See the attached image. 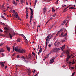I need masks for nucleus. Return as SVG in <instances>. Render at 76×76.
Returning a JSON list of instances; mask_svg holds the SVG:
<instances>
[{"mask_svg": "<svg viewBox=\"0 0 76 76\" xmlns=\"http://www.w3.org/2000/svg\"><path fill=\"white\" fill-rule=\"evenodd\" d=\"M35 25H35L34 24L33 25V29H34V27H35Z\"/></svg>", "mask_w": 76, "mask_h": 76, "instance_id": "nucleus-49", "label": "nucleus"}, {"mask_svg": "<svg viewBox=\"0 0 76 76\" xmlns=\"http://www.w3.org/2000/svg\"><path fill=\"white\" fill-rule=\"evenodd\" d=\"M43 13H44V14L46 12V11H47V8L46 7H45L44 8L43 10Z\"/></svg>", "mask_w": 76, "mask_h": 76, "instance_id": "nucleus-11", "label": "nucleus"}, {"mask_svg": "<svg viewBox=\"0 0 76 76\" xmlns=\"http://www.w3.org/2000/svg\"><path fill=\"white\" fill-rule=\"evenodd\" d=\"M12 16H13V17H14V18H15V15H14V14H12Z\"/></svg>", "mask_w": 76, "mask_h": 76, "instance_id": "nucleus-57", "label": "nucleus"}, {"mask_svg": "<svg viewBox=\"0 0 76 76\" xmlns=\"http://www.w3.org/2000/svg\"><path fill=\"white\" fill-rule=\"evenodd\" d=\"M17 42H20V39H18L17 40Z\"/></svg>", "mask_w": 76, "mask_h": 76, "instance_id": "nucleus-28", "label": "nucleus"}, {"mask_svg": "<svg viewBox=\"0 0 76 76\" xmlns=\"http://www.w3.org/2000/svg\"><path fill=\"white\" fill-rule=\"evenodd\" d=\"M54 35V34H53L50 37V39H51V38H52V37H53V35Z\"/></svg>", "mask_w": 76, "mask_h": 76, "instance_id": "nucleus-37", "label": "nucleus"}, {"mask_svg": "<svg viewBox=\"0 0 76 76\" xmlns=\"http://www.w3.org/2000/svg\"><path fill=\"white\" fill-rule=\"evenodd\" d=\"M7 50L9 52L10 51V48L9 47H7Z\"/></svg>", "mask_w": 76, "mask_h": 76, "instance_id": "nucleus-19", "label": "nucleus"}, {"mask_svg": "<svg viewBox=\"0 0 76 76\" xmlns=\"http://www.w3.org/2000/svg\"><path fill=\"white\" fill-rule=\"evenodd\" d=\"M38 27L39 28L40 27V25L39 24L37 26V28H38Z\"/></svg>", "mask_w": 76, "mask_h": 76, "instance_id": "nucleus-46", "label": "nucleus"}, {"mask_svg": "<svg viewBox=\"0 0 76 76\" xmlns=\"http://www.w3.org/2000/svg\"><path fill=\"white\" fill-rule=\"evenodd\" d=\"M66 55H67V59L66 60V62L68 61V60L70 57H71L72 56V54L71 55V56H70V53L69 52V51L67 50L66 52Z\"/></svg>", "mask_w": 76, "mask_h": 76, "instance_id": "nucleus-2", "label": "nucleus"}, {"mask_svg": "<svg viewBox=\"0 0 76 76\" xmlns=\"http://www.w3.org/2000/svg\"><path fill=\"white\" fill-rule=\"evenodd\" d=\"M19 0H16V1H18L19 2Z\"/></svg>", "mask_w": 76, "mask_h": 76, "instance_id": "nucleus-64", "label": "nucleus"}, {"mask_svg": "<svg viewBox=\"0 0 76 76\" xmlns=\"http://www.w3.org/2000/svg\"><path fill=\"white\" fill-rule=\"evenodd\" d=\"M15 34H16V33H15V32H13L11 34L13 36V35H15Z\"/></svg>", "mask_w": 76, "mask_h": 76, "instance_id": "nucleus-31", "label": "nucleus"}, {"mask_svg": "<svg viewBox=\"0 0 76 76\" xmlns=\"http://www.w3.org/2000/svg\"><path fill=\"white\" fill-rule=\"evenodd\" d=\"M49 48H50V47H51V45H50V44H49Z\"/></svg>", "mask_w": 76, "mask_h": 76, "instance_id": "nucleus-62", "label": "nucleus"}, {"mask_svg": "<svg viewBox=\"0 0 76 76\" xmlns=\"http://www.w3.org/2000/svg\"><path fill=\"white\" fill-rule=\"evenodd\" d=\"M66 9H67V8H65L64 9V12H66V11H65V10H66Z\"/></svg>", "mask_w": 76, "mask_h": 76, "instance_id": "nucleus-52", "label": "nucleus"}, {"mask_svg": "<svg viewBox=\"0 0 76 76\" xmlns=\"http://www.w3.org/2000/svg\"><path fill=\"white\" fill-rule=\"evenodd\" d=\"M36 23H37V22H34V25H36Z\"/></svg>", "mask_w": 76, "mask_h": 76, "instance_id": "nucleus-50", "label": "nucleus"}, {"mask_svg": "<svg viewBox=\"0 0 76 76\" xmlns=\"http://www.w3.org/2000/svg\"><path fill=\"white\" fill-rule=\"evenodd\" d=\"M37 54H38V48L37 49Z\"/></svg>", "mask_w": 76, "mask_h": 76, "instance_id": "nucleus-60", "label": "nucleus"}, {"mask_svg": "<svg viewBox=\"0 0 76 76\" xmlns=\"http://www.w3.org/2000/svg\"><path fill=\"white\" fill-rule=\"evenodd\" d=\"M3 44H4V43L0 44V46H2V45H3Z\"/></svg>", "mask_w": 76, "mask_h": 76, "instance_id": "nucleus-43", "label": "nucleus"}, {"mask_svg": "<svg viewBox=\"0 0 76 76\" xmlns=\"http://www.w3.org/2000/svg\"><path fill=\"white\" fill-rule=\"evenodd\" d=\"M75 62H73V63H72V64H75Z\"/></svg>", "mask_w": 76, "mask_h": 76, "instance_id": "nucleus-59", "label": "nucleus"}, {"mask_svg": "<svg viewBox=\"0 0 76 76\" xmlns=\"http://www.w3.org/2000/svg\"><path fill=\"white\" fill-rule=\"evenodd\" d=\"M62 67H65V66L64 65H63V66H62Z\"/></svg>", "mask_w": 76, "mask_h": 76, "instance_id": "nucleus-58", "label": "nucleus"}, {"mask_svg": "<svg viewBox=\"0 0 76 76\" xmlns=\"http://www.w3.org/2000/svg\"><path fill=\"white\" fill-rule=\"evenodd\" d=\"M27 70H28V75H30V74L31 73V70L29 69H27Z\"/></svg>", "mask_w": 76, "mask_h": 76, "instance_id": "nucleus-12", "label": "nucleus"}, {"mask_svg": "<svg viewBox=\"0 0 76 76\" xmlns=\"http://www.w3.org/2000/svg\"><path fill=\"white\" fill-rule=\"evenodd\" d=\"M0 32H3V30L1 29H0Z\"/></svg>", "mask_w": 76, "mask_h": 76, "instance_id": "nucleus-53", "label": "nucleus"}, {"mask_svg": "<svg viewBox=\"0 0 76 76\" xmlns=\"http://www.w3.org/2000/svg\"><path fill=\"white\" fill-rule=\"evenodd\" d=\"M55 3H56V4H58V1H56Z\"/></svg>", "mask_w": 76, "mask_h": 76, "instance_id": "nucleus-39", "label": "nucleus"}, {"mask_svg": "<svg viewBox=\"0 0 76 76\" xmlns=\"http://www.w3.org/2000/svg\"><path fill=\"white\" fill-rule=\"evenodd\" d=\"M4 29H5V30H6V31H8L9 30V29L7 28V27H5L4 28Z\"/></svg>", "mask_w": 76, "mask_h": 76, "instance_id": "nucleus-27", "label": "nucleus"}, {"mask_svg": "<svg viewBox=\"0 0 76 76\" xmlns=\"http://www.w3.org/2000/svg\"><path fill=\"white\" fill-rule=\"evenodd\" d=\"M17 18H18V19L20 20H21V19H20V18L19 17V16H18V17H17Z\"/></svg>", "mask_w": 76, "mask_h": 76, "instance_id": "nucleus-35", "label": "nucleus"}, {"mask_svg": "<svg viewBox=\"0 0 76 76\" xmlns=\"http://www.w3.org/2000/svg\"><path fill=\"white\" fill-rule=\"evenodd\" d=\"M55 59V58L54 57H53L50 61V63H54Z\"/></svg>", "mask_w": 76, "mask_h": 76, "instance_id": "nucleus-7", "label": "nucleus"}, {"mask_svg": "<svg viewBox=\"0 0 76 76\" xmlns=\"http://www.w3.org/2000/svg\"><path fill=\"white\" fill-rule=\"evenodd\" d=\"M28 12H26V19H27V18H28Z\"/></svg>", "mask_w": 76, "mask_h": 76, "instance_id": "nucleus-23", "label": "nucleus"}, {"mask_svg": "<svg viewBox=\"0 0 76 76\" xmlns=\"http://www.w3.org/2000/svg\"><path fill=\"white\" fill-rule=\"evenodd\" d=\"M9 35L10 39H12V35L10 34Z\"/></svg>", "mask_w": 76, "mask_h": 76, "instance_id": "nucleus-30", "label": "nucleus"}, {"mask_svg": "<svg viewBox=\"0 0 76 76\" xmlns=\"http://www.w3.org/2000/svg\"><path fill=\"white\" fill-rule=\"evenodd\" d=\"M65 1H68L67 0H64V2L65 3Z\"/></svg>", "mask_w": 76, "mask_h": 76, "instance_id": "nucleus-48", "label": "nucleus"}, {"mask_svg": "<svg viewBox=\"0 0 76 76\" xmlns=\"http://www.w3.org/2000/svg\"><path fill=\"white\" fill-rule=\"evenodd\" d=\"M66 20H64L62 23V25H63L66 23Z\"/></svg>", "mask_w": 76, "mask_h": 76, "instance_id": "nucleus-24", "label": "nucleus"}, {"mask_svg": "<svg viewBox=\"0 0 76 76\" xmlns=\"http://www.w3.org/2000/svg\"><path fill=\"white\" fill-rule=\"evenodd\" d=\"M58 40H57L54 43V45L55 47H57V46H59V45L60 44V42H58L57 41Z\"/></svg>", "mask_w": 76, "mask_h": 76, "instance_id": "nucleus-6", "label": "nucleus"}, {"mask_svg": "<svg viewBox=\"0 0 76 76\" xmlns=\"http://www.w3.org/2000/svg\"><path fill=\"white\" fill-rule=\"evenodd\" d=\"M13 51H15V47L14 46H13Z\"/></svg>", "mask_w": 76, "mask_h": 76, "instance_id": "nucleus-44", "label": "nucleus"}, {"mask_svg": "<svg viewBox=\"0 0 76 76\" xmlns=\"http://www.w3.org/2000/svg\"><path fill=\"white\" fill-rule=\"evenodd\" d=\"M15 51L16 52H19L21 53H25V51H26V50H25L21 49L20 48L19 46L16 47L15 48Z\"/></svg>", "mask_w": 76, "mask_h": 76, "instance_id": "nucleus-1", "label": "nucleus"}, {"mask_svg": "<svg viewBox=\"0 0 76 76\" xmlns=\"http://www.w3.org/2000/svg\"><path fill=\"white\" fill-rule=\"evenodd\" d=\"M42 48H41V47L40 46V50L38 53L39 56V54H40V53H41L42 52Z\"/></svg>", "mask_w": 76, "mask_h": 76, "instance_id": "nucleus-10", "label": "nucleus"}, {"mask_svg": "<svg viewBox=\"0 0 76 76\" xmlns=\"http://www.w3.org/2000/svg\"><path fill=\"white\" fill-rule=\"evenodd\" d=\"M4 51V50L3 49H1V50H0V53H3Z\"/></svg>", "mask_w": 76, "mask_h": 76, "instance_id": "nucleus-20", "label": "nucleus"}, {"mask_svg": "<svg viewBox=\"0 0 76 76\" xmlns=\"http://www.w3.org/2000/svg\"><path fill=\"white\" fill-rule=\"evenodd\" d=\"M30 9L31 12L30 18V22H31V20H32V18H33V16L32 15H33V10L31 8H30Z\"/></svg>", "mask_w": 76, "mask_h": 76, "instance_id": "nucleus-3", "label": "nucleus"}, {"mask_svg": "<svg viewBox=\"0 0 76 76\" xmlns=\"http://www.w3.org/2000/svg\"><path fill=\"white\" fill-rule=\"evenodd\" d=\"M26 12H28V8L27 7H26Z\"/></svg>", "mask_w": 76, "mask_h": 76, "instance_id": "nucleus-36", "label": "nucleus"}, {"mask_svg": "<svg viewBox=\"0 0 76 76\" xmlns=\"http://www.w3.org/2000/svg\"><path fill=\"white\" fill-rule=\"evenodd\" d=\"M17 58H19V55H17Z\"/></svg>", "mask_w": 76, "mask_h": 76, "instance_id": "nucleus-56", "label": "nucleus"}, {"mask_svg": "<svg viewBox=\"0 0 76 76\" xmlns=\"http://www.w3.org/2000/svg\"><path fill=\"white\" fill-rule=\"evenodd\" d=\"M61 48H56L57 53H58V52L59 51V50H62Z\"/></svg>", "mask_w": 76, "mask_h": 76, "instance_id": "nucleus-16", "label": "nucleus"}, {"mask_svg": "<svg viewBox=\"0 0 76 76\" xmlns=\"http://www.w3.org/2000/svg\"><path fill=\"white\" fill-rule=\"evenodd\" d=\"M74 75H75V72H74L72 74V75L71 76H74Z\"/></svg>", "mask_w": 76, "mask_h": 76, "instance_id": "nucleus-47", "label": "nucleus"}, {"mask_svg": "<svg viewBox=\"0 0 76 76\" xmlns=\"http://www.w3.org/2000/svg\"><path fill=\"white\" fill-rule=\"evenodd\" d=\"M4 63H5V62H0V64H1V66L2 67H3L4 66Z\"/></svg>", "mask_w": 76, "mask_h": 76, "instance_id": "nucleus-9", "label": "nucleus"}, {"mask_svg": "<svg viewBox=\"0 0 76 76\" xmlns=\"http://www.w3.org/2000/svg\"><path fill=\"white\" fill-rule=\"evenodd\" d=\"M70 9H75V8H74V7H71L69 8Z\"/></svg>", "mask_w": 76, "mask_h": 76, "instance_id": "nucleus-41", "label": "nucleus"}, {"mask_svg": "<svg viewBox=\"0 0 76 76\" xmlns=\"http://www.w3.org/2000/svg\"><path fill=\"white\" fill-rule=\"evenodd\" d=\"M26 5H28V1H27V0H26Z\"/></svg>", "mask_w": 76, "mask_h": 76, "instance_id": "nucleus-42", "label": "nucleus"}, {"mask_svg": "<svg viewBox=\"0 0 76 76\" xmlns=\"http://www.w3.org/2000/svg\"><path fill=\"white\" fill-rule=\"evenodd\" d=\"M61 49L63 50V49H64V48H65V45H63L62 46V47H61Z\"/></svg>", "mask_w": 76, "mask_h": 76, "instance_id": "nucleus-25", "label": "nucleus"}, {"mask_svg": "<svg viewBox=\"0 0 76 76\" xmlns=\"http://www.w3.org/2000/svg\"><path fill=\"white\" fill-rule=\"evenodd\" d=\"M26 56L27 59H28V60L31 59V56L30 55H29L28 56L26 55Z\"/></svg>", "mask_w": 76, "mask_h": 76, "instance_id": "nucleus-8", "label": "nucleus"}, {"mask_svg": "<svg viewBox=\"0 0 76 76\" xmlns=\"http://www.w3.org/2000/svg\"><path fill=\"white\" fill-rule=\"evenodd\" d=\"M68 22H69V21H67L66 24H67V23H68Z\"/></svg>", "mask_w": 76, "mask_h": 76, "instance_id": "nucleus-63", "label": "nucleus"}, {"mask_svg": "<svg viewBox=\"0 0 76 76\" xmlns=\"http://www.w3.org/2000/svg\"><path fill=\"white\" fill-rule=\"evenodd\" d=\"M12 3H13V4H15V6H16V5H17V3H15V1H14L12 2Z\"/></svg>", "mask_w": 76, "mask_h": 76, "instance_id": "nucleus-22", "label": "nucleus"}, {"mask_svg": "<svg viewBox=\"0 0 76 76\" xmlns=\"http://www.w3.org/2000/svg\"><path fill=\"white\" fill-rule=\"evenodd\" d=\"M13 15H14L15 18H18V14L17 12H16L15 10H13Z\"/></svg>", "mask_w": 76, "mask_h": 76, "instance_id": "nucleus-4", "label": "nucleus"}, {"mask_svg": "<svg viewBox=\"0 0 76 76\" xmlns=\"http://www.w3.org/2000/svg\"><path fill=\"white\" fill-rule=\"evenodd\" d=\"M37 0H36L35 1L34 6H35V5H36V4L37 3Z\"/></svg>", "mask_w": 76, "mask_h": 76, "instance_id": "nucleus-38", "label": "nucleus"}, {"mask_svg": "<svg viewBox=\"0 0 76 76\" xmlns=\"http://www.w3.org/2000/svg\"><path fill=\"white\" fill-rule=\"evenodd\" d=\"M47 39L46 40V47L45 49H46V47H47V45L48 44V38H50V36H47Z\"/></svg>", "mask_w": 76, "mask_h": 76, "instance_id": "nucleus-5", "label": "nucleus"}, {"mask_svg": "<svg viewBox=\"0 0 76 76\" xmlns=\"http://www.w3.org/2000/svg\"><path fill=\"white\" fill-rule=\"evenodd\" d=\"M65 53V51H63L62 53L60 55V57H63L64 56V53Z\"/></svg>", "mask_w": 76, "mask_h": 76, "instance_id": "nucleus-14", "label": "nucleus"}, {"mask_svg": "<svg viewBox=\"0 0 76 76\" xmlns=\"http://www.w3.org/2000/svg\"><path fill=\"white\" fill-rule=\"evenodd\" d=\"M21 58H23L24 59V60H25V57L24 56H22L21 57Z\"/></svg>", "mask_w": 76, "mask_h": 76, "instance_id": "nucleus-29", "label": "nucleus"}, {"mask_svg": "<svg viewBox=\"0 0 76 76\" xmlns=\"http://www.w3.org/2000/svg\"><path fill=\"white\" fill-rule=\"evenodd\" d=\"M65 40H62V42H65Z\"/></svg>", "mask_w": 76, "mask_h": 76, "instance_id": "nucleus-61", "label": "nucleus"}, {"mask_svg": "<svg viewBox=\"0 0 76 76\" xmlns=\"http://www.w3.org/2000/svg\"><path fill=\"white\" fill-rule=\"evenodd\" d=\"M52 11L53 12H54L55 11V10H54V8H52Z\"/></svg>", "mask_w": 76, "mask_h": 76, "instance_id": "nucleus-34", "label": "nucleus"}, {"mask_svg": "<svg viewBox=\"0 0 76 76\" xmlns=\"http://www.w3.org/2000/svg\"><path fill=\"white\" fill-rule=\"evenodd\" d=\"M52 52H56V53H57V49L56 48H55L54 49H53L52 50Z\"/></svg>", "mask_w": 76, "mask_h": 76, "instance_id": "nucleus-13", "label": "nucleus"}, {"mask_svg": "<svg viewBox=\"0 0 76 76\" xmlns=\"http://www.w3.org/2000/svg\"><path fill=\"white\" fill-rule=\"evenodd\" d=\"M63 29L62 28L61 29L60 31H58L56 34V35L57 36L58 35V34H60V31H61V32H62V31H63Z\"/></svg>", "mask_w": 76, "mask_h": 76, "instance_id": "nucleus-15", "label": "nucleus"}, {"mask_svg": "<svg viewBox=\"0 0 76 76\" xmlns=\"http://www.w3.org/2000/svg\"><path fill=\"white\" fill-rule=\"evenodd\" d=\"M1 55L3 56V57H4V56H5V55L3 53H1Z\"/></svg>", "mask_w": 76, "mask_h": 76, "instance_id": "nucleus-33", "label": "nucleus"}, {"mask_svg": "<svg viewBox=\"0 0 76 76\" xmlns=\"http://www.w3.org/2000/svg\"><path fill=\"white\" fill-rule=\"evenodd\" d=\"M67 35V32H66L65 34H64L63 36H61V37H66Z\"/></svg>", "mask_w": 76, "mask_h": 76, "instance_id": "nucleus-21", "label": "nucleus"}, {"mask_svg": "<svg viewBox=\"0 0 76 76\" xmlns=\"http://www.w3.org/2000/svg\"><path fill=\"white\" fill-rule=\"evenodd\" d=\"M19 35L22 36V37H23L24 38H26V41H27V39H26V37H25V36L24 35H23V34H19Z\"/></svg>", "mask_w": 76, "mask_h": 76, "instance_id": "nucleus-17", "label": "nucleus"}, {"mask_svg": "<svg viewBox=\"0 0 76 76\" xmlns=\"http://www.w3.org/2000/svg\"><path fill=\"white\" fill-rule=\"evenodd\" d=\"M32 54H33V55H34V56H35V53H34L33 52H32Z\"/></svg>", "mask_w": 76, "mask_h": 76, "instance_id": "nucleus-40", "label": "nucleus"}, {"mask_svg": "<svg viewBox=\"0 0 76 76\" xmlns=\"http://www.w3.org/2000/svg\"><path fill=\"white\" fill-rule=\"evenodd\" d=\"M4 5H2V9H4L3 7H4Z\"/></svg>", "mask_w": 76, "mask_h": 76, "instance_id": "nucleus-55", "label": "nucleus"}, {"mask_svg": "<svg viewBox=\"0 0 76 76\" xmlns=\"http://www.w3.org/2000/svg\"><path fill=\"white\" fill-rule=\"evenodd\" d=\"M52 0H47V1H48V2H50V1H51Z\"/></svg>", "mask_w": 76, "mask_h": 76, "instance_id": "nucleus-54", "label": "nucleus"}, {"mask_svg": "<svg viewBox=\"0 0 76 76\" xmlns=\"http://www.w3.org/2000/svg\"><path fill=\"white\" fill-rule=\"evenodd\" d=\"M71 69H74V67H71Z\"/></svg>", "mask_w": 76, "mask_h": 76, "instance_id": "nucleus-51", "label": "nucleus"}, {"mask_svg": "<svg viewBox=\"0 0 76 76\" xmlns=\"http://www.w3.org/2000/svg\"><path fill=\"white\" fill-rule=\"evenodd\" d=\"M57 15V13H55V14H54L53 15V17H55V16H56Z\"/></svg>", "mask_w": 76, "mask_h": 76, "instance_id": "nucleus-32", "label": "nucleus"}, {"mask_svg": "<svg viewBox=\"0 0 76 76\" xmlns=\"http://www.w3.org/2000/svg\"><path fill=\"white\" fill-rule=\"evenodd\" d=\"M53 18H50L49 20L48 21H47L46 24V25H47V23H48L49 22H50L51 20H52Z\"/></svg>", "mask_w": 76, "mask_h": 76, "instance_id": "nucleus-18", "label": "nucleus"}, {"mask_svg": "<svg viewBox=\"0 0 76 76\" xmlns=\"http://www.w3.org/2000/svg\"><path fill=\"white\" fill-rule=\"evenodd\" d=\"M63 34H64L62 32V33H61V35H60V37H61V36H63Z\"/></svg>", "mask_w": 76, "mask_h": 76, "instance_id": "nucleus-45", "label": "nucleus"}, {"mask_svg": "<svg viewBox=\"0 0 76 76\" xmlns=\"http://www.w3.org/2000/svg\"><path fill=\"white\" fill-rule=\"evenodd\" d=\"M24 1H25V0H21L20 1L22 4H23L24 3Z\"/></svg>", "mask_w": 76, "mask_h": 76, "instance_id": "nucleus-26", "label": "nucleus"}]
</instances>
